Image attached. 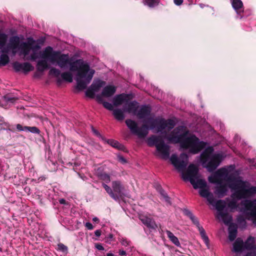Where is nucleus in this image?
Here are the masks:
<instances>
[{
	"instance_id": "5fc2aeb1",
	"label": "nucleus",
	"mask_w": 256,
	"mask_h": 256,
	"mask_svg": "<svg viewBox=\"0 0 256 256\" xmlns=\"http://www.w3.org/2000/svg\"><path fill=\"white\" fill-rule=\"evenodd\" d=\"M95 247H96V249H98L99 250H104V248L100 244H96Z\"/></svg>"
},
{
	"instance_id": "393cba45",
	"label": "nucleus",
	"mask_w": 256,
	"mask_h": 256,
	"mask_svg": "<svg viewBox=\"0 0 256 256\" xmlns=\"http://www.w3.org/2000/svg\"><path fill=\"white\" fill-rule=\"evenodd\" d=\"M113 115L116 119L118 120H122L124 118V110H122L120 108H116L113 110Z\"/></svg>"
},
{
	"instance_id": "864d4df0",
	"label": "nucleus",
	"mask_w": 256,
	"mask_h": 256,
	"mask_svg": "<svg viewBox=\"0 0 256 256\" xmlns=\"http://www.w3.org/2000/svg\"><path fill=\"white\" fill-rule=\"evenodd\" d=\"M16 128L18 129V130L19 131H26V130H24L25 128V126H22L21 124H16Z\"/></svg>"
},
{
	"instance_id": "f257e3e1",
	"label": "nucleus",
	"mask_w": 256,
	"mask_h": 256,
	"mask_svg": "<svg viewBox=\"0 0 256 256\" xmlns=\"http://www.w3.org/2000/svg\"><path fill=\"white\" fill-rule=\"evenodd\" d=\"M40 58L46 59L52 64H56L61 68H66L70 66L71 72L77 71L76 80V88L79 90L86 88L94 74V70L90 69L89 65L81 59L70 62L68 54L54 51L50 46L46 47L40 52Z\"/></svg>"
},
{
	"instance_id": "37998d69",
	"label": "nucleus",
	"mask_w": 256,
	"mask_h": 256,
	"mask_svg": "<svg viewBox=\"0 0 256 256\" xmlns=\"http://www.w3.org/2000/svg\"><path fill=\"white\" fill-rule=\"evenodd\" d=\"M23 63L16 62L13 64V68L16 72L22 70Z\"/></svg>"
},
{
	"instance_id": "6e6d98bb",
	"label": "nucleus",
	"mask_w": 256,
	"mask_h": 256,
	"mask_svg": "<svg viewBox=\"0 0 256 256\" xmlns=\"http://www.w3.org/2000/svg\"><path fill=\"white\" fill-rule=\"evenodd\" d=\"M85 226L88 229V230H92L94 228V226L90 222H86Z\"/></svg>"
},
{
	"instance_id": "4468645a",
	"label": "nucleus",
	"mask_w": 256,
	"mask_h": 256,
	"mask_svg": "<svg viewBox=\"0 0 256 256\" xmlns=\"http://www.w3.org/2000/svg\"><path fill=\"white\" fill-rule=\"evenodd\" d=\"M139 218L142 224L149 228L155 230L158 228L154 220L146 215H140Z\"/></svg>"
},
{
	"instance_id": "a878e982",
	"label": "nucleus",
	"mask_w": 256,
	"mask_h": 256,
	"mask_svg": "<svg viewBox=\"0 0 256 256\" xmlns=\"http://www.w3.org/2000/svg\"><path fill=\"white\" fill-rule=\"evenodd\" d=\"M96 100L99 102V103H100V104H102L104 106L110 110H113L114 109H113V106L112 105L108 102H104L103 100V99L102 98V96L100 95H96Z\"/></svg>"
},
{
	"instance_id": "6e6552de",
	"label": "nucleus",
	"mask_w": 256,
	"mask_h": 256,
	"mask_svg": "<svg viewBox=\"0 0 256 256\" xmlns=\"http://www.w3.org/2000/svg\"><path fill=\"white\" fill-rule=\"evenodd\" d=\"M238 207L240 211L246 213L253 220L254 223L256 224V199L254 200H244Z\"/></svg>"
},
{
	"instance_id": "58836bf2",
	"label": "nucleus",
	"mask_w": 256,
	"mask_h": 256,
	"mask_svg": "<svg viewBox=\"0 0 256 256\" xmlns=\"http://www.w3.org/2000/svg\"><path fill=\"white\" fill-rule=\"evenodd\" d=\"M100 180L104 181L106 183H108L110 182V175L106 173H102L98 175Z\"/></svg>"
},
{
	"instance_id": "f03ea898",
	"label": "nucleus",
	"mask_w": 256,
	"mask_h": 256,
	"mask_svg": "<svg viewBox=\"0 0 256 256\" xmlns=\"http://www.w3.org/2000/svg\"><path fill=\"white\" fill-rule=\"evenodd\" d=\"M210 182L221 184L224 181L228 183L232 192V196L238 200L248 198L256 194V186H250L248 182L242 180L240 177L232 174H228V170L220 168L208 178Z\"/></svg>"
},
{
	"instance_id": "8fccbe9b",
	"label": "nucleus",
	"mask_w": 256,
	"mask_h": 256,
	"mask_svg": "<svg viewBox=\"0 0 256 256\" xmlns=\"http://www.w3.org/2000/svg\"><path fill=\"white\" fill-rule=\"evenodd\" d=\"M38 58L34 50L33 51V53L30 55L29 58H26L27 60H34Z\"/></svg>"
},
{
	"instance_id": "cd10ccee",
	"label": "nucleus",
	"mask_w": 256,
	"mask_h": 256,
	"mask_svg": "<svg viewBox=\"0 0 256 256\" xmlns=\"http://www.w3.org/2000/svg\"><path fill=\"white\" fill-rule=\"evenodd\" d=\"M166 232L169 240L176 246H180V244L178 238L170 230H166Z\"/></svg>"
},
{
	"instance_id": "6ab92c4d",
	"label": "nucleus",
	"mask_w": 256,
	"mask_h": 256,
	"mask_svg": "<svg viewBox=\"0 0 256 256\" xmlns=\"http://www.w3.org/2000/svg\"><path fill=\"white\" fill-rule=\"evenodd\" d=\"M217 185L218 186L216 187L214 194L217 195L219 198H222L226 194L228 191L227 186L226 184H222Z\"/></svg>"
},
{
	"instance_id": "774afa93",
	"label": "nucleus",
	"mask_w": 256,
	"mask_h": 256,
	"mask_svg": "<svg viewBox=\"0 0 256 256\" xmlns=\"http://www.w3.org/2000/svg\"><path fill=\"white\" fill-rule=\"evenodd\" d=\"M242 16H240V18H242Z\"/></svg>"
},
{
	"instance_id": "7ed1b4c3",
	"label": "nucleus",
	"mask_w": 256,
	"mask_h": 256,
	"mask_svg": "<svg viewBox=\"0 0 256 256\" xmlns=\"http://www.w3.org/2000/svg\"><path fill=\"white\" fill-rule=\"evenodd\" d=\"M167 138L170 142L180 143L182 148L188 149L194 154L198 153L206 145V142L200 141L195 135L189 134L184 126H179L174 128Z\"/></svg>"
},
{
	"instance_id": "dca6fc26",
	"label": "nucleus",
	"mask_w": 256,
	"mask_h": 256,
	"mask_svg": "<svg viewBox=\"0 0 256 256\" xmlns=\"http://www.w3.org/2000/svg\"><path fill=\"white\" fill-rule=\"evenodd\" d=\"M254 242V238L252 236H250L244 243V246L245 250H252V252L250 253L252 254H256V244H255Z\"/></svg>"
},
{
	"instance_id": "4be33fe9",
	"label": "nucleus",
	"mask_w": 256,
	"mask_h": 256,
	"mask_svg": "<svg viewBox=\"0 0 256 256\" xmlns=\"http://www.w3.org/2000/svg\"><path fill=\"white\" fill-rule=\"evenodd\" d=\"M233 8L238 14L244 12L243 4L241 0H230Z\"/></svg>"
},
{
	"instance_id": "680f3d73",
	"label": "nucleus",
	"mask_w": 256,
	"mask_h": 256,
	"mask_svg": "<svg viewBox=\"0 0 256 256\" xmlns=\"http://www.w3.org/2000/svg\"><path fill=\"white\" fill-rule=\"evenodd\" d=\"M59 202L60 204H66V201L64 198H61L59 200Z\"/></svg>"
},
{
	"instance_id": "79ce46f5",
	"label": "nucleus",
	"mask_w": 256,
	"mask_h": 256,
	"mask_svg": "<svg viewBox=\"0 0 256 256\" xmlns=\"http://www.w3.org/2000/svg\"><path fill=\"white\" fill-rule=\"evenodd\" d=\"M3 99L4 102L8 103H14L17 100L16 97L10 95L4 96Z\"/></svg>"
},
{
	"instance_id": "39448f33",
	"label": "nucleus",
	"mask_w": 256,
	"mask_h": 256,
	"mask_svg": "<svg viewBox=\"0 0 256 256\" xmlns=\"http://www.w3.org/2000/svg\"><path fill=\"white\" fill-rule=\"evenodd\" d=\"M214 148L212 146L206 148L201 154V161L204 167L209 172L214 170L220 165L222 160L220 154H213Z\"/></svg>"
},
{
	"instance_id": "09e8293b",
	"label": "nucleus",
	"mask_w": 256,
	"mask_h": 256,
	"mask_svg": "<svg viewBox=\"0 0 256 256\" xmlns=\"http://www.w3.org/2000/svg\"><path fill=\"white\" fill-rule=\"evenodd\" d=\"M190 219L192 220L193 224L196 226L198 229L199 228L202 227V226L200 224L198 219L194 216L190 218Z\"/></svg>"
},
{
	"instance_id": "9b49d317",
	"label": "nucleus",
	"mask_w": 256,
	"mask_h": 256,
	"mask_svg": "<svg viewBox=\"0 0 256 256\" xmlns=\"http://www.w3.org/2000/svg\"><path fill=\"white\" fill-rule=\"evenodd\" d=\"M20 44V38L18 36H12L10 38L9 42L2 50V52L6 54L12 50V54L14 56L16 53V49L19 48Z\"/></svg>"
},
{
	"instance_id": "0eeeda50",
	"label": "nucleus",
	"mask_w": 256,
	"mask_h": 256,
	"mask_svg": "<svg viewBox=\"0 0 256 256\" xmlns=\"http://www.w3.org/2000/svg\"><path fill=\"white\" fill-rule=\"evenodd\" d=\"M150 128L153 130L156 128L157 132H162L166 129L170 130L176 126V122L172 119L166 120L163 118H156L151 119L150 121Z\"/></svg>"
},
{
	"instance_id": "13d9d810",
	"label": "nucleus",
	"mask_w": 256,
	"mask_h": 256,
	"mask_svg": "<svg viewBox=\"0 0 256 256\" xmlns=\"http://www.w3.org/2000/svg\"><path fill=\"white\" fill-rule=\"evenodd\" d=\"M92 132L96 134V135L97 136H101V135L96 130V129H94L93 127H92Z\"/></svg>"
},
{
	"instance_id": "7c9ffc66",
	"label": "nucleus",
	"mask_w": 256,
	"mask_h": 256,
	"mask_svg": "<svg viewBox=\"0 0 256 256\" xmlns=\"http://www.w3.org/2000/svg\"><path fill=\"white\" fill-rule=\"evenodd\" d=\"M158 191L160 194L162 198L164 200V201L169 205L171 204L170 198L168 196L166 192L162 189V188L160 186H158Z\"/></svg>"
},
{
	"instance_id": "f3484780",
	"label": "nucleus",
	"mask_w": 256,
	"mask_h": 256,
	"mask_svg": "<svg viewBox=\"0 0 256 256\" xmlns=\"http://www.w3.org/2000/svg\"><path fill=\"white\" fill-rule=\"evenodd\" d=\"M150 112V108L149 106H142L138 111H136V114L135 115L138 118L142 119L149 116Z\"/></svg>"
},
{
	"instance_id": "ddd939ff",
	"label": "nucleus",
	"mask_w": 256,
	"mask_h": 256,
	"mask_svg": "<svg viewBox=\"0 0 256 256\" xmlns=\"http://www.w3.org/2000/svg\"><path fill=\"white\" fill-rule=\"evenodd\" d=\"M198 188L200 189L199 193L200 196L206 198L210 204H214V197L213 194L210 192L209 188L206 187V185L204 186Z\"/></svg>"
},
{
	"instance_id": "bb28decb",
	"label": "nucleus",
	"mask_w": 256,
	"mask_h": 256,
	"mask_svg": "<svg viewBox=\"0 0 256 256\" xmlns=\"http://www.w3.org/2000/svg\"><path fill=\"white\" fill-rule=\"evenodd\" d=\"M43 59L44 60H38L36 66L38 70L41 72H44L48 68V64L46 60H47L45 58Z\"/></svg>"
},
{
	"instance_id": "a19ab883",
	"label": "nucleus",
	"mask_w": 256,
	"mask_h": 256,
	"mask_svg": "<svg viewBox=\"0 0 256 256\" xmlns=\"http://www.w3.org/2000/svg\"><path fill=\"white\" fill-rule=\"evenodd\" d=\"M34 70V67L28 62H24L22 66V70L24 72H28Z\"/></svg>"
},
{
	"instance_id": "2eb2a0df",
	"label": "nucleus",
	"mask_w": 256,
	"mask_h": 256,
	"mask_svg": "<svg viewBox=\"0 0 256 256\" xmlns=\"http://www.w3.org/2000/svg\"><path fill=\"white\" fill-rule=\"evenodd\" d=\"M138 106V103L136 101L130 102L126 101L124 106V111L135 115Z\"/></svg>"
},
{
	"instance_id": "9d476101",
	"label": "nucleus",
	"mask_w": 256,
	"mask_h": 256,
	"mask_svg": "<svg viewBox=\"0 0 256 256\" xmlns=\"http://www.w3.org/2000/svg\"><path fill=\"white\" fill-rule=\"evenodd\" d=\"M126 124L130 130L131 132L137 136L139 138H144L148 134V127L145 124H143L141 127L138 128L137 123L130 119L126 120Z\"/></svg>"
},
{
	"instance_id": "f8f14e48",
	"label": "nucleus",
	"mask_w": 256,
	"mask_h": 256,
	"mask_svg": "<svg viewBox=\"0 0 256 256\" xmlns=\"http://www.w3.org/2000/svg\"><path fill=\"white\" fill-rule=\"evenodd\" d=\"M112 186L114 193L116 194V195L118 196V200L122 198L124 196H126L124 192V188L120 181H113Z\"/></svg>"
},
{
	"instance_id": "aec40b11",
	"label": "nucleus",
	"mask_w": 256,
	"mask_h": 256,
	"mask_svg": "<svg viewBox=\"0 0 256 256\" xmlns=\"http://www.w3.org/2000/svg\"><path fill=\"white\" fill-rule=\"evenodd\" d=\"M245 250L244 242L240 238H238L233 244L232 251L235 252H241Z\"/></svg>"
},
{
	"instance_id": "ea45409f",
	"label": "nucleus",
	"mask_w": 256,
	"mask_h": 256,
	"mask_svg": "<svg viewBox=\"0 0 256 256\" xmlns=\"http://www.w3.org/2000/svg\"><path fill=\"white\" fill-rule=\"evenodd\" d=\"M24 130H26V132H29L33 134H40V130L36 126H25Z\"/></svg>"
},
{
	"instance_id": "72a5a7b5",
	"label": "nucleus",
	"mask_w": 256,
	"mask_h": 256,
	"mask_svg": "<svg viewBox=\"0 0 256 256\" xmlns=\"http://www.w3.org/2000/svg\"><path fill=\"white\" fill-rule=\"evenodd\" d=\"M7 40V36L4 34H0V50L2 52L6 47V44Z\"/></svg>"
},
{
	"instance_id": "49530a36",
	"label": "nucleus",
	"mask_w": 256,
	"mask_h": 256,
	"mask_svg": "<svg viewBox=\"0 0 256 256\" xmlns=\"http://www.w3.org/2000/svg\"><path fill=\"white\" fill-rule=\"evenodd\" d=\"M119 241L121 244L124 246H128L130 244V240L124 238H120Z\"/></svg>"
},
{
	"instance_id": "a211bd4d",
	"label": "nucleus",
	"mask_w": 256,
	"mask_h": 256,
	"mask_svg": "<svg viewBox=\"0 0 256 256\" xmlns=\"http://www.w3.org/2000/svg\"><path fill=\"white\" fill-rule=\"evenodd\" d=\"M116 88L113 86H105L100 96L106 98L112 96L116 92Z\"/></svg>"
},
{
	"instance_id": "b1692460",
	"label": "nucleus",
	"mask_w": 256,
	"mask_h": 256,
	"mask_svg": "<svg viewBox=\"0 0 256 256\" xmlns=\"http://www.w3.org/2000/svg\"><path fill=\"white\" fill-rule=\"evenodd\" d=\"M126 100V96L124 94H120L115 96L113 99V103L114 106H118L124 102Z\"/></svg>"
},
{
	"instance_id": "69168bd1",
	"label": "nucleus",
	"mask_w": 256,
	"mask_h": 256,
	"mask_svg": "<svg viewBox=\"0 0 256 256\" xmlns=\"http://www.w3.org/2000/svg\"><path fill=\"white\" fill-rule=\"evenodd\" d=\"M92 220L94 222H99V220L98 218L96 217H94L92 218Z\"/></svg>"
},
{
	"instance_id": "c03bdc74",
	"label": "nucleus",
	"mask_w": 256,
	"mask_h": 256,
	"mask_svg": "<svg viewBox=\"0 0 256 256\" xmlns=\"http://www.w3.org/2000/svg\"><path fill=\"white\" fill-rule=\"evenodd\" d=\"M50 74L54 75L56 78H58L61 74L60 71L56 68H52L50 70Z\"/></svg>"
},
{
	"instance_id": "3c124183",
	"label": "nucleus",
	"mask_w": 256,
	"mask_h": 256,
	"mask_svg": "<svg viewBox=\"0 0 256 256\" xmlns=\"http://www.w3.org/2000/svg\"><path fill=\"white\" fill-rule=\"evenodd\" d=\"M184 214L188 216L190 218H191L192 216H193L194 215L192 214V212L188 210H184Z\"/></svg>"
},
{
	"instance_id": "de8ad7c7",
	"label": "nucleus",
	"mask_w": 256,
	"mask_h": 256,
	"mask_svg": "<svg viewBox=\"0 0 256 256\" xmlns=\"http://www.w3.org/2000/svg\"><path fill=\"white\" fill-rule=\"evenodd\" d=\"M58 250L62 252H67L68 247L63 244L60 243L58 244Z\"/></svg>"
},
{
	"instance_id": "603ef678",
	"label": "nucleus",
	"mask_w": 256,
	"mask_h": 256,
	"mask_svg": "<svg viewBox=\"0 0 256 256\" xmlns=\"http://www.w3.org/2000/svg\"><path fill=\"white\" fill-rule=\"evenodd\" d=\"M118 159L119 162H120L122 164H125L126 162V160L122 156H118Z\"/></svg>"
},
{
	"instance_id": "c85d7f7f",
	"label": "nucleus",
	"mask_w": 256,
	"mask_h": 256,
	"mask_svg": "<svg viewBox=\"0 0 256 256\" xmlns=\"http://www.w3.org/2000/svg\"><path fill=\"white\" fill-rule=\"evenodd\" d=\"M102 186L106 191L110 195V196L115 200H118V196L116 195V194H114L113 192V190L111 188L106 184H102Z\"/></svg>"
},
{
	"instance_id": "338daca9",
	"label": "nucleus",
	"mask_w": 256,
	"mask_h": 256,
	"mask_svg": "<svg viewBox=\"0 0 256 256\" xmlns=\"http://www.w3.org/2000/svg\"><path fill=\"white\" fill-rule=\"evenodd\" d=\"M106 256H114V255L112 253H108Z\"/></svg>"
},
{
	"instance_id": "f704fd0d",
	"label": "nucleus",
	"mask_w": 256,
	"mask_h": 256,
	"mask_svg": "<svg viewBox=\"0 0 256 256\" xmlns=\"http://www.w3.org/2000/svg\"><path fill=\"white\" fill-rule=\"evenodd\" d=\"M60 76L62 80L66 82H72V76L70 72H64L61 74Z\"/></svg>"
},
{
	"instance_id": "4d7b16f0",
	"label": "nucleus",
	"mask_w": 256,
	"mask_h": 256,
	"mask_svg": "<svg viewBox=\"0 0 256 256\" xmlns=\"http://www.w3.org/2000/svg\"><path fill=\"white\" fill-rule=\"evenodd\" d=\"M174 3L176 6H180L183 2V0H174Z\"/></svg>"
},
{
	"instance_id": "412c9836",
	"label": "nucleus",
	"mask_w": 256,
	"mask_h": 256,
	"mask_svg": "<svg viewBox=\"0 0 256 256\" xmlns=\"http://www.w3.org/2000/svg\"><path fill=\"white\" fill-rule=\"evenodd\" d=\"M19 49L20 50V54H22L26 57L29 54L32 48L28 42H22L20 43Z\"/></svg>"
},
{
	"instance_id": "5701e85b",
	"label": "nucleus",
	"mask_w": 256,
	"mask_h": 256,
	"mask_svg": "<svg viewBox=\"0 0 256 256\" xmlns=\"http://www.w3.org/2000/svg\"><path fill=\"white\" fill-rule=\"evenodd\" d=\"M105 84L106 82H104L98 80H94L90 87L94 92H97L99 91L100 88Z\"/></svg>"
},
{
	"instance_id": "2f4dec72",
	"label": "nucleus",
	"mask_w": 256,
	"mask_h": 256,
	"mask_svg": "<svg viewBox=\"0 0 256 256\" xmlns=\"http://www.w3.org/2000/svg\"><path fill=\"white\" fill-rule=\"evenodd\" d=\"M237 234V229L234 226H230L228 230V238L230 241H233L236 238Z\"/></svg>"
},
{
	"instance_id": "20e7f679",
	"label": "nucleus",
	"mask_w": 256,
	"mask_h": 256,
	"mask_svg": "<svg viewBox=\"0 0 256 256\" xmlns=\"http://www.w3.org/2000/svg\"><path fill=\"white\" fill-rule=\"evenodd\" d=\"M170 160L178 171L182 172L184 180L190 181L194 189L206 185L205 180L199 178L198 168L194 164H190L186 173L184 172L188 163V156L186 154L182 153L179 158L176 154H173L170 158Z\"/></svg>"
},
{
	"instance_id": "e433bc0d",
	"label": "nucleus",
	"mask_w": 256,
	"mask_h": 256,
	"mask_svg": "<svg viewBox=\"0 0 256 256\" xmlns=\"http://www.w3.org/2000/svg\"><path fill=\"white\" fill-rule=\"evenodd\" d=\"M143 3L150 8H153L158 4V0H143Z\"/></svg>"
},
{
	"instance_id": "c756f323",
	"label": "nucleus",
	"mask_w": 256,
	"mask_h": 256,
	"mask_svg": "<svg viewBox=\"0 0 256 256\" xmlns=\"http://www.w3.org/2000/svg\"><path fill=\"white\" fill-rule=\"evenodd\" d=\"M198 230L200 232V235L202 239L204 241L207 248H210L209 238L206 234L205 230H204V228H203L202 226L201 228H199Z\"/></svg>"
},
{
	"instance_id": "e2e57ef3",
	"label": "nucleus",
	"mask_w": 256,
	"mask_h": 256,
	"mask_svg": "<svg viewBox=\"0 0 256 256\" xmlns=\"http://www.w3.org/2000/svg\"><path fill=\"white\" fill-rule=\"evenodd\" d=\"M2 124L4 125V127H3L4 129H7L9 127V124L7 123H4Z\"/></svg>"
},
{
	"instance_id": "a18cd8bd",
	"label": "nucleus",
	"mask_w": 256,
	"mask_h": 256,
	"mask_svg": "<svg viewBox=\"0 0 256 256\" xmlns=\"http://www.w3.org/2000/svg\"><path fill=\"white\" fill-rule=\"evenodd\" d=\"M94 92L90 87L86 92V94L87 96L90 98H94Z\"/></svg>"
},
{
	"instance_id": "1a4fd4ad",
	"label": "nucleus",
	"mask_w": 256,
	"mask_h": 256,
	"mask_svg": "<svg viewBox=\"0 0 256 256\" xmlns=\"http://www.w3.org/2000/svg\"><path fill=\"white\" fill-rule=\"evenodd\" d=\"M212 205L214 206L218 210L217 218L218 219L222 220L226 224H228L231 222L232 216L227 212H223L226 205L225 200H220L215 201L214 200V204Z\"/></svg>"
},
{
	"instance_id": "bf43d9fd",
	"label": "nucleus",
	"mask_w": 256,
	"mask_h": 256,
	"mask_svg": "<svg viewBox=\"0 0 256 256\" xmlns=\"http://www.w3.org/2000/svg\"><path fill=\"white\" fill-rule=\"evenodd\" d=\"M94 234L97 237H99L101 234V231L99 230H96L95 231Z\"/></svg>"
},
{
	"instance_id": "473e14b6",
	"label": "nucleus",
	"mask_w": 256,
	"mask_h": 256,
	"mask_svg": "<svg viewBox=\"0 0 256 256\" xmlns=\"http://www.w3.org/2000/svg\"><path fill=\"white\" fill-rule=\"evenodd\" d=\"M106 142L108 144L112 146V147L116 148L118 150H124V146L120 144L118 141L114 140H106Z\"/></svg>"
},
{
	"instance_id": "c9c22d12",
	"label": "nucleus",
	"mask_w": 256,
	"mask_h": 256,
	"mask_svg": "<svg viewBox=\"0 0 256 256\" xmlns=\"http://www.w3.org/2000/svg\"><path fill=\"white\" fill-rule=\"evenodd\" d=\"M232 197L234 198L233 200H230L228 204V206L229 208H230L232 211L233 210L238 208V206L237 204L236 200H239L236 198H234L232 196Z\"/></svg>"
},
{
	"instance_id": "423d86ee",
	"label": "nucleus",
	"mask_w": 256,
	"mask_h": 256,
	"mask_svg": "<svg viewBox=\"0 0 256 256\" xmlns=\"http://www.w3.org/2000/svg\"><path fill=\"white\" fill-rule=\"evenodd\" d=\"M149 146H155L160 157L164 160L168 159L170 154V147L164 143L160 136H152L148 139Z\"/></svg>"
},
{
	"instance_id": "052dcab7",
	"label": "nucleus",
	"mask_w": 256,
	"mask_h": 256,
	"mask_svg": "<svg viewBox=\"0 0 256 256\" xmlns=\"http://www.w3.org/2000/svg\"><path fill=\"white\" fill-rule=\"evenodd\" d=\"M119 254L120 256H124L126 254V252L124 250H120L119 251Z\"/></svg>"
},
{
	"instance_id": "4c0bfd02",
	"label": "nucleus",
	"mask_w": 256,
	"mask_h": 256,
	"mask_svg": "<svg viewBox=\"0 0 256 256\" xmlns=\"http://www.w3.org/2000/svg\"><path fill=\"white\" fill-rule=\"evenodd\" d=\"M10 58L6 54H2L0 56V64L5 66L8 63Z\"/></svg>"
},
{
	"instance_id": "0e129e2a",
	"label": "nucleus",
	"mask_w": 256,
	"mask_h": 256,
	"mask_svg": "<svg viewBox=\"0 0 256 256\" xmlns=\"http://www.w3.org/2000/svg\"><path fill=\"white\" fill-rule=\"evenodd\" d=\"M238 222H244V224L246 223V222H245L244 220V218H238Z\"/></svg>"
}]
</instances>
